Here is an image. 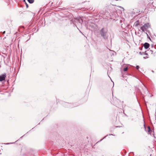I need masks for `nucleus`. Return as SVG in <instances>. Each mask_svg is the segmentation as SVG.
Wrapping results in <instances>:
<instances>
[{"label":"nucleus","mask_w":156,"mask_h":156,"mask_svg":"<svg viewBox=\"0 0 156 156\" xmlns=\"http://www.w3.org/2000/svg\"><path fill=\"white\" fill-rule=\"evenodd\" d=\"M68 104L69 106H70L71 105V104Z\"/></svg>","instance_id":"nucleus-16"},{"label":"nucleus","mask_w":156,"mask_h":156,"mask_svg":"<svg viewBox=\"0 0 156 156\" xmlns=\"http://www.w3.org/2000/svg\"><path fill=\"white\" fill-rule=\"evenodd\" d=\"M150 52H151V54H153V52H154V53L155 54L156 53V51H154V50H150Z\"/></svg>","instance_id":"nucleus-8"},{"label":"nucleus","mask_w":156,"mask_h":156,"mask_svg":"<svg viewBox=\"0 0 156 156\" xmlns=\"http://www.w3.org/2000/svg\"><path fill=\"white\" fill-rule=\"evenodd\" d=\"M143 58L144 59H146V58H148V57L146 56L144 57Z\"/></svg>","instance_id":"nucleus-11"},{"label":"nucleus","mask_w":156,"mask_h":156,"mask_svg":"<svg viewBox=\"0 0 156 156\" xmlns=\"http://www.w3.org/2000/svg\"><path fill=\"white\" fill-rule=\"evenodd\" d=\"M13 143H12L11 144H13ZM10 144V143H7V144Z\"/></svg>","instance_id":"nucleus-15"},{"label":"nucleus","mask_w":156,"mask_h":156,"mask_svg":"<svg viewBox=\"0 0 156 156\" xmlns=\"http://www.w3.org/2000/svg\"><path fill=\"white\" fill-rule=\"evenodd\" d=\"M106 136H105V137H104L103 138V139L105 138V137H106Z\"/></svg>","instance_id":"nucleus-19"},{"label":"nucleus","mask_w":156,"mask_h":156,"mask_svg":"<svg viewBox=\"0 0 156 156\" xmlns=\"http://www.w3.org/2000/svg\"><path fill=\"white\" fill-rule=\"evenodd\" d=\"M139 54L141 55H144V52H140Z\"/></svg>","instance_id":"nucleus-10"},{"label":"nucleus","mask_w":156,"mask_h":156,"mask_svg":"<svg viewBox=\"0 0 156 156\" xmlns=\"http://www.w3.org/2000/svg\"><path fill=\"white\" fill-rule=\"evenodd\" d=\"M5 31H4L3 32V34H5Z\"/></svg>","instance_id":"nucleus-17"},{"label":"nucleus","mask_w":156,"mask_h":156,"mask_svg":"<svg viewBox=\"0 0 156 156\" xmlns=\"http://www.w3.org/2000/svg\"><path fill=\"white\" fill-rule=\"evenodd\" d=\"M26 5H27V7H28V5L27 4H26Z\"/></svg>","instance_id":"nucleus-18"},{"label":"nucleus","mask_w":156,"mask_h":156,"mask_svg":"<svg viewBox=\"0 0 156 156\" xmlns=\"http://www.w3.org/2000/svg\"><path fill=\"white\" fill-rule=\"evenodd\" d=\"M144 48L146 49H147L150 46V44L147 43H145L144 44Z\"/></svg>","instance_id":"nucleus-4"},{"label":"nucleus","mask_w":156,"mask_h":156,"mask_svg":"<svg viewBox=\"0 0 156 156\" xmlns=\"http://www.w3.org/2000/svg\"><path fill=\"white\" fill-rule=\"evenodd\" d=\"M120 8H122V9H123V10H124V8H123L122 7H121V6H120L119 7Z\"/></svg>","instance_id":"nucleus-14"},{"label":"nucleus","mask_w":156,"mask_h":156,"mask_svg":"<svg viewBox=\"0 0 156 156\" xmlns=\"http://www.w3.org/2000/svg\"><path fill=\"white\" fill-rule=\"evenodd\" d=\"M144 55H148V54H147V53H144Z\"/></svg>","instance_id":"nucleus-13"},{"label":"nucleus","mask_w":156,"mask_h":156,"mask_svg":"<svg viewBox=\"0 0 156 156\" xmlns=\"http://www.w3.org/2000/svg\"><path fill=\"white\" fill-rule=\"evenodd\" d=\"M127 69H128V67H126L124 68V69H123V71H127Z\"/></svg>","instance_id":"nucleus-9"},{"label":"nucleus","mask_w":156,"mask_h":156,"mask_svg":"<svg viewBox=\"0 0 156 156\" xmlns=\"http://www.w3.org/2000/svg\"><path fill=\"white\" fill-rule=\"evenodd\" d=\"M103 139H101V140H100V141L102 140H103Z\"/></svg>","instance_id":"nucleus-21"},{"label":"nucleus","mask_w":156,"mask_h":156,"mask_svg":"<svg viewBox=\"0 0 156 156\" xmlns=\"http://www.w3.org/2000/svg\"><path fill=\"white\" fill-rule=\"evenodd\" d=\"M150 27V25L149 23H146L141 27L140 29L142 30V32H144L145 30H146Z\"/></svg>","instance_id":"nucleus-2"},{"label":"nucleus","mask_w":156,"mask_h":156,"mask_svg":"<svg viewBox=\"0 0 156 156\" xmlns=\"http://www.w3.org/2000/svg\"><path fill=\"white\" fill-rule=\"evenodd\" d=\"M146 131H147L148 133H149L151 131L150 126H148L147 129H146Z\"/></svg>","instance_id":"nucleus-6"},{"label":"nucleus","mask_w":156,"mask_h":156,"mask_svg":"<svg viewBox=\"0 0 156 156\" xmlns=\"http://www.w3.org/2000/svg\"><path fill=\"white\" fill-rule=\"evenodd\" d=\"M6 77L5 74H2L0 76V81H2L5 80Z\"/></svg>","instance_id":"nucleus-3"},{"label":"nucleus","mask_w":156,"mask_h":156,"mask_svg":"<svg viewBox=\"0 0 156 156\" xmlns=\"http://www.w3.org/2000/svg\"><path fill=\"white\" fill-rule=\"evenodd\" d=\"M140 24V22L139 21H136L134 23V25L135 27H137L138 25H139Z\"/></svg>","instance_id":"nucleus-5"},{"label":"nucleus","mask_w":156,"mask_h":156,"mask_svg":"<svg viewBox=\"0 0 156 156\" xmlns=\"http://www.w3.org/2000/svg\"><path fill=\"white\" fill-rule=\"evenodd\" d=\"M100 34L101 36L102 37L105 39L107 38L106 37V35L107 34L108 30L106 29H105L104 28H103L100 31Z\"/></svg>","instance_id":"nucleus-1"},{"label":"nucleus","mask_w":156,"mask_h":156,"mask_svg":"<svg viewBox=\"0 0 156 156\" xmlns=\"http://www.w3.org/2000/svg\"><path fill=\"white\" fill-rule=\"evenodd\" d=\"M30 3H32L34 2V0H27Z\"/></svg>","instance_id":"nucleus-7"},{"label":"nucleus","mask_w":156,"mask_h":156,"mask_svg":"<svg viewBox=\"0 0 156 156\" xmlns=\"http://www.w3.org/2000/svg\"><path fill=\"white\" fill-rule=\"evenodd\" d=\"M23 1L24 2H25V0H23Z\"/></svg>","instance_id":"nucleus-20"},{"label":"nucleus","mask_w":156,"mask_h":156,"mask_svg":"<svg viewBox=\"0 0 156 156\" xmlns=\"http://www.w3.org/2000/svg\"><path fill=\"white\" fill-rule=\"evenodd\" d=\"M139 68H140V67H139V66H136V68L137 69H138Z\"/></svg>","instance_id":"nucleus-12"}]
</instances>
